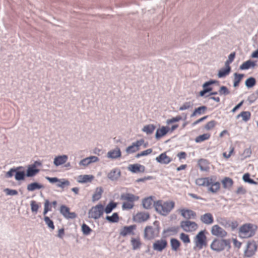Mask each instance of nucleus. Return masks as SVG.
<instances>
[{
  "label": "nucleus",
  "instance_id": "1",
  "mask_svg": "<svg viewBox=\"0 0 258 258\" xmlns=\"http://www.w3.org/2000/svg\"><path fill=\"white\" fill-rule=\"evenodd\" d=\"M196 183L199 186L208 187V191L216 193L220 189V184L216 180L215 177L199 178L196 179Z\"/></svg>",
  "mask_w": 258,
  "mask_h": 258
},
{
  "label": "nucleus",
  "instance_id": "2",
  "mask_svg": "<svg viewBox=\"0 0 258 258\" xmlns=\"http://www.w3.org/2000/svg\"><path fill=\"white\" fill-rule=\"evenodd\" d=\"M160 230L159 222L155 221L153 226H147L144 230V238L148 240L154 239L159 236Z\"/></svg>",
  "mask_w": 258,
  "mask_h": 258
},
{
  "label": "nucleus",
  "instance_id": "3",
  "mask_svg": "<svg viewBox=\"0 0 258 258\" xmlns=\"http://www.w3.org/2000/svg\"><path fill=\"white\" fill-rule=\"evenodd\" d=\"M120 200L123 201L122 205L123 210H130L133 208L134 202L139 199V197L129 192L122 193L120 195Z\"/></svg>",
  "mask_w": 258,
  "mask_h": 258
},
{
  "label": "nucleus",
  "instance_id": "4",
  "mask_svg": "<svg viewBox=\"0 0 258 258\" xmlns=\"http://www.w3.org/2000/svg\"><path fill=\"white\" fill-rule=\"evenodd\" d=\"M175 203L173 201H167L162 203L161 201H157L154 204L156 211L163 216L167 215L173 209Z\"/></svg>",
  "mask_w": 258,
  "mask_h": 258
},
{
  "label": "nucleus",
  "instance_id": "5",
  "mask_svg": "<svg viewBox=\"0 0 258 258\" xmlns=\"http://www.w3.org/2000/svg\"><path fill=\"white\" fill-rule=\"evenodd\" d=\"M211 249L215 251L220 252L225 248H230V240L219 238H215L211 244Z\"/></svg>",
  "mask_w": 258,
  "mask_h": 258
},
{
  "label": "nucleus",
  "instance_id": "6",
  "mask_svg": "<svg viewBox=\"0 0 258 258\" xmlns=\"http://www.w3.org/2000/svg\"><path fill=\"white\" fill-rule=\"evenodd\" d=\"M256 226L251 224H245L241 226L239 230V235L242 238L252 237L255 234Z\"/></svg>",
  "mask_w": 258,
  "mask_h": 258
},
{
  "label": "nucleus",
  "instance_id": "7",
  "mask_svg": "<svg viewBox=\"0 0 258 258\" xmlns=\"http://www.w3.org/2000/svg\"><path fill=\"white\" fill-rule=\"evenodd\" d=\"M257 249V245L254 240H248L243 252L244 257H251L255 255Z\"/></svg>",
  "mask_w": 258,
  "mask_h": 258
},
{
  "label": "nucleus",
  "instance_id": "8",
  "mask_svg": "<svg viewBox=\"0 0 258 258\" xmlns=\"http://www.w3.org/2000/svg\"><path fill=\"white\" fill-rule=\"evenodd\" d=\"M104 213V207L102 204H98L93 207L88 212V217L94 219H98Z\"/></svg>",
  "mask_w": 258,
  "mask_h": 258
},
{
  "label": "nucleus",
  "instance_id": "9",
  "mask_svg": "<svg viewBox=\"0 0 258 258\" xmlns=\"http://www.w3.org/2000/svg\"><path fill=\"white\" fill-rule=\"evenodd\" d=\"M206 239L205 231H200L194 238L196 246L199 249H202L203 246H206L207 245Z\"/></svg>",
  "mask_w": 258,
  "mask_h": 258
},
{
  "label": "nucleus",
  "instance_id": "10",
  "mask_svg": "<svg viewBox=\"0 0 258 258\" xmlns=\"http://www.w3.org/2000/svg\"><path fill=\"white\" fill-rule=\"evenodd\" d=\"M180 226L186 232H192L198 228V225L195 222L189 220L182 221L180 223Z\"/></svg>",
  "mask_w": 258,
  "mask_h": 258
},
{
  "label": "nucleus",
  "instance_id": "11",
  "mask_svg": "<svg viewBox=\"0 0 258 258\" xmlns=\"http://www.w3.org/2000/svg\"><path fill=\"white\" fill-rule=\"evenodd\" d=\"M211 234L218 237L224 238L227 235V232L218 225H214L211 228Z\"/></svg>",
  "mask_w": 258,
  "mask_h": 258
},
{
  "label": "nucleus",
  "instance_id": "12",
  "mask_svg": "<svg viewBox=\"0 0 258 258\" xmlns=\"http://www.w3.org/2000/svg\"><path fill=\"white\" fill-rule=\"evenodd\" d=\"M167 241L164 239L156 240L153 244V248L157 251H162L167 246Z\"/></svg>",
  "mask_w": 258,
  "mask_h": 258
},
{
  "label": "nucleus",
  "instance_id": "13",
  "mask_svg": "<svg viewBox=\"0 0 258 258\" xmlns=\"http://www.w3.org/2000/svg\"><path fill=\"white\" fill-rule=\"evenodd\" d=\"M143 140H140L136 141V142L133 143L131 146H128L126 148L125 151L127 154H131L135 153L139 150V147L144 143Z\"/></svg>",
  "mask_w": 258,
  "mask_h": 258
},
{
  "label": "nucleus",
  "instance_id": "14",
  "mask_svg": "<svg viewBox=\"0 0 258 258\" xmlns=\"http://www.w3.org/2000/svg\"><path fill=\"white\" fill-rule=\"evenodd\" d=\"M200 220L203 223L207 225H211L214 222L213 215L210 213H207L201 215Z\"/></svg>",
  "mask_w": 258,
  "mask_h": 258
},
{
  "label": "nucleus",
  "instance_id": "15",
  "mask_svg": "<svg viewBox=\"0 0 258 258\" xmlns=\"http://www.w3.org/2000/svg\"><path fill=\"white\" fill-rule=\"evenodd\" d=\"M127 169L133 173L144 172L145 170V166L139 164H131L128 165Z\"/></svg>",
  "mask_w": 258,
  "mask_h": 258
},
{
  "label": "nucleus",
  "instance_id": "16",
  "mask_svg": "<svg viewBox=\"0 0 258 258\" xmlns=\"http://www.w3.org/2000/svg\"><path fill=\"white\" fill-rule=\"evenodd\" d=\"M150 215L149 213L145 212H140L137 213L134 217L135 221L138 223H142L149 219Z\"/></svg>",
  "mask_w": 258,
  "mask_h": 258
},
{
  "label": "nucleus",
  "instance_id": "17",
  "mask_svg": "<svg viewBox=\"0 0 258 258\" xmlns=\"http://www.w3.org/2000/svg\"><path fill=\"white\" fill-rule=\"evenodd\" d=\"M157 162L163 164H167L172 161V159L167 156L165 152L161 153L159 156L156 158Z\"/></svg>",
  "mask_w": 258,
  "mask_h": 258
},
{
  "label": "nucleus",
  "instance_id": "18",
  "mask_svg": "<svg viewBox=\"0 0 258 258\" xmlns=\"http://www.w3.org/2000/svg\"><path fill=\"white\" fill-rule=\"evenodd\" d=\"M180 213L182 216L187 220L194 219L197 216L195 212L188 209H182L180 210Z\"/></svg>",
  "mask_w": 258,
  "mask_h": 258
},
{
  "label": "nucleus",
  "instance_id": "19",
  "mask_svg": "<svg viewBox=\"0 0 258 258\" xmlns=\"http://www.w3.org/2000/svg\"><path fill=\"white\" fill-rule=\"evenodd\" d=\"M121 153L118 147L115 148L113 150H111L108 152L107 157L108 158L115 159L121 157Z\"/></svg>",
  "mask_w": 258,
  "mask_h": 258
},
{
  "label": "nucleus",
  "instance_id": "20",
  "mask_svg": "<svg viewBox=\"0 0 258 258\" xmlns=\"http://www.w3.org/2000/svg\"><path fill=\"white\" fill-rule=\"evenodd\" d=\"M120 171L118 168H115L111 170L107 175V177L112 181L117 180L120 176Z\"/></svg>",
  "mask_w": 258,
  "mask_h": 258
},
{
  "label": "nucleus",
  "instance_id": "21",
  "mask_svg": "<svg viewBox=\"0 0 258 258\" xmlns=\"http://www.w3.org/2000/svg\"><path fill=\"white\" fill-rule=\"evenodd\" d=\"M136 228L135 225H130L129 226H124L120 231V235L122 236H125L128 234H134L133 230Z\"/></svg>",
  "mask_w": 258,
  "mask_h": 258
},
{
  "label": "nucleus",
  "instance_id": "22",
  "mask_svg": "<svg viewBox=\"0 0 258 258\" xmlns=\"http://www.w3.org/2000/svg\"><path fill=\"white\" fill-rule=\"evenodd\" d=\"M68 159V156L66 155L57 156L55 157L53 163L56 166H58L64 164Z\"/></svg>",
  "mask_w": 258,
  "mask_h": 258
},
{
  "label": "nucleus",
  "instance_id": "23",
  "mask_svg": "<svg viewBox=\"0 0 258 258\" xmlns=\"http://www.w3.org/2000/svg\"><path fill=\"white\" fill-rule=\"evenodd\" d=\"M22 169H23V166H19L16 168L15 178L17 181L23 180L26 176L24 171H20Z\"/></svg>",
  "mask_w": 258,
  "mask_h": 258
},
{
  "label": "nucleus",
  "instance_id": "24",
  "mask_svg": "<svg viewBox=\"0 0 258 258\" xmlns=\"http://www.w3.org/2000/svg\"><path fill=\"white\" fill-rule=\"evenodd\" d=\"M169 130L168 126H162L161 128L157 129L155 134V138L157 139H159L162 137L166 135Z\"/></svg>",
  "mask_w": 258,
  "mask_h": 258
},
{
  "label": "nucleus",
  "instance_id": "25",
  "mask_svg": "<svg viewBox=\"0 0 258 258\" xmlns=\"http://www.w3.org/2000/svg\"><path fill=\"white\" fill-rule=\"evenodd\" d=\"M44 188V186L42 184L37 182L31 183L28 184L27 186V190L29 191H33L37 189H40Z\"/></svg>",
  "mask_w": 258,
  "mask_h": 258
},
{
  "label": "nucleus",
  "instance_id": "26",
  "mask_svg": "<svg viewBox=\"0 0 258 258\" xmlns=\"http://www.w3.org/2000/svg\"><path fill=\"white\" fill-rule=\"evenodd\" d=\"M39 172V169L35 168L31 165H29L27 169L26 175L27 177H33Z\"/></svg>",
  "mask_w": 258,
  "mask_h": 258
},
{
  "label": "nucleus",
  "instance_id": "27",
  "mask_svg": "<svg viewBox=\"0 0 258 258\" xmlns=\"http://www.w3.org/2000/svg\"><path fill=\"white\" fill-rule=\"evenodd\" d=\"M207 109V107L206 106H202L197 108H196L194 112L191 114L190 117H193L197 115H200L205 113Z\"/></svg>",
  "mask_w": 258,
  "mask_h": 258
},
{
  "label": "nucleus",
  "instance_id": "28",
  "mask_svg": "<svg viewBox=\"0 0 258 258\" xmlns=\"http://www.w3.org/2000/svg\"><path fill=\"white\" fill-rule=\"evenodd\" d=\"M256 66L255 63L251 60L244 62L239 67L241 70H248L250 68H254Z\"/></svg>",
  "mask_w": 258,
  "mask_h": 258
},
{
  "label": "nucleus",
  "instance_id": "29",
  "mask_svg": "<svg viewBox=\"0 0 258 258\" xmlns=\"http://www.w3.org/2000/svg\"><path fill=\"white\" fill-rule=\"evenodd\" d=\"M198 165L201 171H206L209 169L208 162L206 159H200L198 161Z\"/></svg>",
  "mask_w": 258,
  "mask_h": 258
},
{
  "label": "nucleus",
  "instance_id": "30",
  "mask_svg": "<svg viewBox=\"0 0 258 258\" xmlns=\"http://www.w3.org/2000/svg\"><path fill=\"white\" fill-rule=\"evenodd\" d=\"M215 83H219V82L216 80H211L204 83L202 87L203 89L206 90L207 92L208 93L212 90V88L210 87V86Z\"/></svg>",
  "mask_w": 258,
  "mask_h": 258
},
{
  "label": "nucleus",
  "instance_id": "31",
  "mask_svg": "<svg viewBox=\"0 0 258 258\" xmlns=\"http://www.w3.org/2000/svg\"><path fill=\"white\" fill-rule=\"evenodd\" d=\"M231 71V67L230 66L225 67V68L221 69L218 74V77L220 78L225 77L228 75Z\"/></svg>",
  "mask_w": 258,
  "mask_h": 258
},
{
  "label": "nucleus",
  "instance_id": "32",
  "mask_svg": "<svg viewBox=\"0 0 258 258\" xmlns=\"http://www.w3.org/2000/svg\"><path fill=\"white\" fill-rule=\"evenodd\" d=\"M153 202V201L152 197H150L143 200L142 205L145 209H149L151 208Z\"/></svg>",
  "mask_w": 258,
  "mask_h": 258
},
{
  "label": "nucleus",
  "instance_id": "33",
  "mask_svg": "<svg viewBox=\"0 0 258 258\" xmlns=\"http://www.w3.org/2000/svg\"><path fill=\"white\" fill-rule=\"evenodd\" d=\"M179 230V227L178 226H173L164 229L163 230V233H170L168 236L176 235Z\"/></svg>",
  "mask_w": 258,
  "mask_h": 258
},
{
  "label": "nucleus",
  "instance_id": "34",
  "mask_svg": "<svg viewBox=\"0 0 258 258\" xmlns=\"http://www.w3.org/2000/svg\"><path fill=\"white\" fill-rule=\"evenodd\" d=\"M156 128V126L153 124L145 125L142 131L147 135L152 134Z\"/></svg>",
  "mask_w": 258,
  "mask_h": 258
},
{
  "label": "nucleus",
  "instance_id": "35",
  "mask_svg": "<svg viewBox=\"0 0 258 258\" xmlns=\"http://www.w3.org/2000/svg\"><path fill=\"white\" fill-rule=\"evenodd\" d=\"M180 242L177 239L171 238L170 239V245L171 249L173 251H176L180 247Z\"/></svg>",
  "mask_w": 258,
  "mask_h": 258
},
{
  "label": "nucleus",
  "instance_id": "36",
  "mask_svg": "<svg viewBox=\"0 0 258 258\" xmlns=\"http://www.w3.org/2000/svg\"><path fill=\"white\" fill-rule=\"evenodd\" d=\"M93 175H83L79 176L78 182L80 183H86L90 182L93 179Z\"/></svg>",
  "mask_w": 258,
  "mask_h": 258
},
{
  "label": "nucleus",
  "instance_id": "37",
  "mask_svg": "<svg viewBox=\"0 0 258 258\" xmlns=\"http://www.w3.org/2000/svg\"><path fill=\"white\" fill-rule=\"evenodd\" d=\"M223 186L225 188H230L233 183L232 179L229 177H225L222 181Z\"/></svg>",
  "mask_w": 258,
  "mask_h": 258
},
{
  "label": "nucleus",
  "instance_id": "38",
  "mask_svg": "<svg viewBox=\"0 0 258 258\" xmlns=\"http://www.w3.org/2000/svg\"><path fill=\"white\" fill-rule=\"evenodd\" d=\"M102 192L103 189L101 187L96 188L95 193L93 195L92 200L95 201L99 200L101 197Z\"/></svg>",
  "mask_w": 258,
  "mask_h": 258
},
{
  "label": "nucleus",
  "instance_id": "39",
  "mask_svg": "<svg viewBox=\"0 0 258 258\" xmlns=\"http://www.w3.org/2000/svg\"><path fill=\"white\" fill-rule=\"evenodd\" d=\"M251 114L249 111H242L240 114L236 116V118L238 119L240 117L242 118V120L245 122L247 121L250 118Z\"/></svg>",
  "mask_w": 258,
  "mask_h": 258
},
{
  "label": "nucleus",
  "instance_id": "40",
  "mask_svg": "<svg viewBox=\"0 0 258 258\" xmlns=\"http://www.w3.org/2000/svg\"><path fill=\"white\" fill-rule=\"evenodd\" d=\"M117 204L113 201L110 202L104 209V212L106 214L110 213L116 207Z\"/></svg>",
  "mask_w": 258,
  "mask_h": 258
},
{
  "label": "nucleus",
  "instance_id": "41",
  "mask_svg": "<svg viewBox=\"0 0 258 258\" xmlns=\"http://www.w3.org/2000/svg\"><path fill=\"white\" fill-rule=\"evenodd\" d=\"M234 83H233V87H236L239 85V84L242 78L244 77L243 74H239L236 73L234 74Z\"/></svg>",
  "mask_w": 258,
  "mask_h": 258
},
{
  "label": "nucleus",
  "instance_id": "42",
  "mask_svg": "<svg viewBox=\"0 0 258 258\" xmlns=\"http://www.w3.org/2000/svg\"><path fill=\"white\" fill-rule=\"evenodd\" d=\"M194 103L192 101L185 102L179 108V110L183 111L186 109H192Z\"/></svg>",
  "mask_w": 258,
  "mask_h": 258
},
{
  "label": "nucleus",
  "instance_id": "43",
  "mask_svg": "<svg viewBox=\"0 0 258 258\" xmlns=\"http://www.w3.org/2000/svg\"><path fill=\"white\" fill-rule=\"evenodd\" d=\"M105 219L110 223H116L119 220V216L117 213H114L111 216H107Z\"/></svg>",
  "mask_w": 258,
  "mask_h": 258
},
{
  "label": "nucleus",
  "instance_id": "44",
  "mask_svg": "<svg viewBox=\"0 0 258 258\" xmlns=\"http://www.w3.org/2000/svg\"><path fill=\"white\" fill-rule=\"evenodd\" d=\"M131 242L133 250H136L140 248L141 245V243L139 238L136 239L135 238H132Z\"/></svg>",
  "mask_w": 258,
  "mask_h": 258
},
{
  "label": "nucleus",
  "instance_id": "45",
  "mask_svg": "<svg viewBox=\"0 0 258 258\" xmlns=\"http://www.w3.org/2000/svg\"><path fill=\"white\" fill-rule=\"evenodd\" d=\"M256 80L253 77H249L245 82V85L248 88L253 87L256 84Z\"/></svg>",
  "mask_w": 258,
  "mask_h": 258
},
{
  "label": "nucleus",
  "instance_id": "46",
  "mask_svg": "<svg viewBox=\"0 0 258 258\" xmlns=\"http://www.w3.org/2000/svg\"><path fill=\"white\" fill-rule=\"evenodd\" d=\"M242 179L245 182H248L250 184H257V182L255 181L253 179L250 178L249 173H245L243 175Z\"/></svg>",
  "mask_w": 258,
  "mask_h": 258
},
{
  "label": "nucleus",
  "instance_id": "47",
  "mask_svg": "<svg viewBox=\"0 0 258 258\" xmlns=\"http://www.w3.org/2000/svg\"><path fill=\"white\" fill-rule=\"evenodd\" d=\"M210 137V135L209 134H204L202 135H200L198 136L196 139L195 141L197 143H200L203 141H204L206 140H208Z\"/></svg>",
  "mask_w": 258,
  "mask_h": 258
},
{
  "label": "nucleus",
  "instance_id": "48",
  "mask_svg": "<svg viewBox=\"0 0 258 258\" xmlns=\"http://www.w3.org/2000/svg\"><path fill=\"white\" fill-rule=\"evenodd\" d=\"M81 228L82 231L85 235H89L92 231V229H91L87 224L85 223L82 224Z\"/></svg>",
  "mask_w": 258,
  "mask_h": 258
},
{
  "label": "nucleus",
  "instance_id": "49",
  "mask_svg": "<svg viewBox=\"0 0 258 258\" xmlns=\"http://www.w3.org/2000/svg\"><path fill=\"white\" fill-rule=\"evenodd\" d=\"M70 183L68 180L64 179H59V181H57L56 186L61 188H64L65 186H69Z\"/></svg>",
  "mask_w": 258,
  "mask_h": 258
},
{
  "label": "nucleus",
  "instance_id": "50",
  "mask_svg": "<svg viewBox=\"0 0 258 258\" xmlns=\"http://www.w3.org/2000/svg\"><path fill=\"white\" fill-rule=\"evenodd\" d=\"M235 57V52L231 53L229 56L228 59L225 62V67L229 66V64L233 62Z\"/></svg>",
  "mask_w": 258,
  "mask_h": 258
},
{
  "label": "nucleus",
  "instance_id": "51",
  "mask_svg": "<svg viewBox=\"0 0 258 258\" xmlns=\"http://www.w3.org/2000/svg\"><path fill=\"white\" fill-rule=\"evenodd\" d=\"M44 220L45 222V224L48 226V227L52 230L54 229V226L53 224V222L50 219V218L47 216H45L44 217Z\"/></svg>",
  "mask_w": 258,
  "mask_h": 258
},
{
  "label": "nucleus",
  "instance_id": "52",
  "mask_svg": "<svg viewBox=\"0 0 258 258\" xmlns=\"http://www.w3.org/2000/svg\"><path fill=\"white\" fill-rule=\"evenodd\" d=\"M180 240L184 243H189L190 242L189 236L184 233H181L179 237Z\"/></svg>",
  "mask_w": 258,
  "mask_h": 258
},
{
  "label": "nucleus",
  "instance_id": "53",
  "mask_svg": "<svg viewBox=\"0 0 258 258\" xmlns=\"http://www.w3.org/2000/svg\"><path fill=\"white\" fill-rule=\"evenodd\" d=\"M219 94L220 95H227L230 94V91L228 89V88L224 86H221L219 90Z\"/></svg>",
  "mask_w": 258,
  "mask_h": 258
},
{
  "label": "nucleus",
  "instance_id": "54",
  "mask_svg": "<svg viewBox=\"0 0 258 258\" xmlns=\"http://www.w3.org/2000/svg\"><path fill=\"white\" fill-rule=\"evenodd\" d=\"M70 211V209L68 207L62 205L60 208V213L64 217L67 216V215L68 214L69 212Z\"/></svg>",
  "mask_w": 258,
  "mask_h": 258
},
{
  "label": "nucleus",
  "instance_id": "55",
  "mask_svg": "<svg viewBox=\"0 0 258 258\" xmlns=\"http://www.w3.org/2000/svg\"><path fill=\"white\" fill-rule=\"evenodd\" d=\"M152 149H148L146 150L143 151L141 152V153L137 154L135 157L136 158H138L141 156L148 155L151 154L152 153Z\"/></svg>",
  "mask_w": 258,
  "mask_h": 258
},
{
  "label": "nucleus",
  "instance_id": "56",
  "mask_svg": "<svg viewBox=\"0 0 258 258\" xmlns=\"http://www.w3.org/2000/svg\"><path fill=\"white\" fill-rule=\"evenodd\" d=\"M4 192L7 195L10 196H16L18 194V192L16 189H12L10 188H6L4 189Z\"/></svg>",
  "mask_w": 258,
  "mask_h": 258
},
{
  "label": "nucleus",
  "instance_id": "57",
  "mask_svg": "<svg viewBox=\"0 0 258 258\" xmlns=\"http://www.w3.org/2000/svg\"><path fill=\"white\" fill-rule=\"evenodd\" d=\"M216 124V122L215 120H211L208 122L205 126V128L206 130H210L212 129Z\"/></svg>",
  "mask_w": 258,
  "mask_h": 258
},
{
  "label": "nucleus",
  "instance_id": "58",
  "mask_svg": "<svg viewBox=\"0 0 258 258\" xmlns=\"http://www.w3.org/2000/svg\"><path fill=\"white\" fill-rule=\"evenodd\" d=\"M30 205L32 211L37 213L39 209V206L36 202L35 201H32Z\"/></svg>",
  "mask_w": 258,
  "mask_h": 258
},
{
  "label": "nucleus",
  "instance_id": "59",
  "mask_svg": "<svg viewBox=\"0 0 258 258\" xmlns=\"http://www.w3.org/2000/svg\"><path fill=\"white\" fill-rule=\"evenodd\" d=\"M182 119V117L180 116H177L175 117H173L171 119H168L166 121L167 124H171L175 122L179 121Z\"/></svg>",
  "mask_w": 258,
  "mask_h": 258
},
{
  "label": "nucleus",
  "instance_id": "60",
  "mask_svg": "<svg viewBox=\"0 0 258 258\" xmlns=\"http://www.w3.org/2000/svg\"><path fill=\"white\" fill-rule=\"evenodd\" d=\"M90 164V161L88 157L81 160L79 162V165L83 166H87Z\"/></svg>",
  "mask_w": 258,
  "mask_h": 258
},
{
  "label": "nucleus",
  "instance_id": "61",
  "mask_svg": "<svg viewBox=\"0 0 258 258\" xmlns=\"http://www.w3.org/2000/svg\"><path fill=\"white\" fill-rule=\"evenodd\" d=\"M49 201L46 200L45 201L44 203V208L43 211V215L46 214V213L50 210V209L49 208Z\"/></svg>",
  "mask_w": 258,
  "mask_h": 258
},
{
  "label": "nucleus",
  "instance_id": "62",
  "mask_svg": "<svg viewBox=\"0 0 258 258\" xmlns=\"http://www.w3.org/2000/svg\"><path fill=\"white\" fill-rule=\"evenodd\" d=\"M16 168H12L10 169L9 171H8L6 174V176L7 178H11L13 176V173L14 172L16 173Z\"/></svg>",
  "mask_w": 258,
  "mask_h": 258
},
{
  "label": "nucleus",
  "instance_id": "63",
  "mask_svg": "<svg viewBox=\"0 0 258 258\" xmlns=\"http://www.w3.org/2000/svg\"><path fill=\"white\" fill-rule=\"evenodd\" d=\"M45 178L50 183H53L55 182H57V181H59V179L57 177H50L48 176H46Z\"/></svg>",
  "mask_w": 258,
  "mask_h": 258
},
{
  "label": "nucleus",
  "instance_id": "64",
  "mask_svg": "<svg viewBox=\"0 0 258 258\" xmlns=\"http://www.w3.org/2000/svg\"><path fill=\"white\" fill-rule=\"evenodd\" d=\"M77 217V214L75 212H69L68 214L67 215V216L65 217L67 219H75Z\"/></svg>",
  "mask_w": 258,
  "mask_h": 258
}]
</instances>
